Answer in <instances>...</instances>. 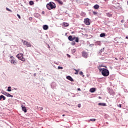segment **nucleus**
<instances>
[{"instance_id":"nucleus-11","label":"nucleus","mask_w":128,"mask_h":128,"mask_svg":"<svg viewBox=\"0 0 128 128\" xmlns=\"http://www.w3.org/2000/svg\"><path fill=\"white\" fill-rule=\"evenodd\" d=\"M42 28H43V30H48V26L46 24L44 25Z\"/></svg>"},{"instance_id":"nucleus-3","label":"nucleus","mask_w":128,"mask_h":128,"mask_svg":"<svg viewBox=\"0 0 128 128\" xmlns=\"http://www.w3.org/2000/svg\"><path fill=\"white\" fill-rule=\"evenodd\" d=\"M24 54H19L16 55V58H18V60H20L22 62H26V59L23 57Z\"/></svg>"},{"instance_id":"nucleus-20","label":"nucleus","mask_w":128,"mask_h":128,"mask_svg":"<svg viewBox=\"0 0 128 128\" xmlns=\"http://www.w3.org/2000/svg\"><path fill=\"white\" fill-rule=\"evenodd\" d=\"M107 16L108 18H112V14H110V12L106 13Z\"/></svg>"},{"instance_id":"nucleus-31","label":"nucleus","mask_w":128,"mask_h":128,"mask_svg":"<svg viewBox=\"0 0 128 128\" xmlns=\"http://www.w3.org/2000/svg\"><path fill=\"white\" fill-rule=\"evenodd\" d=\"M64 26H68V24L64 22Z\"/></svg>"},{"instance_id":"nucleus-22","label":"nucleus","mask_w":128,"mask_h":128,"mask_svg":"<svg viewBox=\"0 0 128 128\" xmlns=\"http://www.w3.org/2000/svg\"><path fill=\"white\" fill-rule=\"evenodd\" d=\"M104 36H106V33H101L100 34V38H104Z\"/></svg>"},{"instance_id":"nucleus-44","label":"nucleus","mask_w":128,"mask_h":128,"mask_svg":"<svg viewBox=\"0 0 128 128\" xmlns=\"http://www.w3.org/2000/svg\"><path fill=\"white\" fill-rule=\"evenodd\" d=\"M42 14H44V11L42 12Z\"/></svg>"},{"instance_id":"nucleus-2","label":"nucleus","mask_w":128,"mask_h":128,"mask_svg":"<svg viewBox=\"0 0 128 128\" xmlns=\"http://www.w3.org/2000/svg\"><path fill=\"white\" fill-rule=\"evenodd\" d=\"M101 72L103 76H110V71H108V69L104 68Z\"/></svg>"},{"instance_id":"nucleus-27","label":"nucleus","mask_w":128,"mask_h":128,"mask_svg":"<svg viewBox=\"0 0 128 128\" xmlns=\"http://www.w3.org/2000/svg\"><path fill=\"white\" fill-rule=\"evenodd\" d=\"M104 48H103L101 49V50H100V52H99L100 54H101V52H104Z\"/></svg>"},{"instance_id":"nucleus-26","label":"nucleus","mask_w":128,"mask_h":128,"mask_svg":"<svg viewBox=\"0 0 128 128\" xmlns=\"http://www.w3.org/2000/svg\"><path fill=\"white\" fill-rule=\"evenodd\" d=\"M34 4V1H30V2H29V4H30V6H32V4Z\"/></svg>"},{"instance_id":"nucleus-23","label":"nucleus","mask_w":128,"mask_h":128,"mask_svg":"<svg viewBox=\"0 0 128 128\" xmlns=\"http://www.w3.org/2000/svg\"><path fill=\"white\" fill-rule=\"evenodd\" d=\"M79 74H80V76H82V78H84V72H80Z\"/></svg>"},{"instance_id":"nucleus-24","label":"nucleus","mask_w":128,"mask_h":128,"mask_svg":"<svg viewBox=\"0 0 128 128\" xmlns=\"http://www.w3.org/2000/svg\"><path fill=\"white\" fill-rule=\"evenodd\" d=\"M75 42H80V40H78V37H75Z\"/></svg>"},{"instance_id":"nucleus-49","label":"nucleus","mask_w":128,"mask_h":128,"mask_svg":"<svg viewBox=\"0 0 128 128\" xmlns=\"http://www.w3.org/2000/svg\"><path fill=\"white\" fill-rule=\"evenodd\" d=\"M126 38L128 39V36H126Z\"/></svg>"},{"instance_id":"nucleus-41","label":"nucleus","mask_w":128,"mask_h":128,"mask_svg":"<svg viewBox=\"0 0 128 128\" xmlns=\"http://www.w3.org/2000/svg\"><path fill=\"white\" fill-rule=\"evenodd\" d=\"M66 56L68 58H70V55L68 54H66Z\"/></svg>"},{"instance_id":"nucleus-28","label":"nucleus","mask_w":128,"mask_h":128,"mask_svg":"<svg viewBox=\"0 0 128 128\" xmlns=\"http://www.w3.org/2000/svg\"><path fill=\"white\" fill-rule=\"evenodd\" d=\"M98 70H99L100 72H102V70H104V68L98 67Z\"/></svg>"},{"instance_id":"nucleus-21","label":"nucleus","mask_w":128,"mask_h":128,"mask_svg":"<svg viewBox=\"0 0 128 128\" xmlns=\"http://www.w3.org/2000/svg\"><path fill=\"white\" fill-rule=\"evenodd\" d=\"M95 46H100V42L98 41L95 42Z\"/></svg>"},{"instance_id":"nucleus-5","label":"nucleus","mask_w":128,"mask_h":128,"mask_svg":"<svg viewBox=\"0 0 128 128\" xmlns=\"http://www.w3.org/2000/svg\"><path fill=\"white\" fill-rule=\"evenodd\" d=\"M82 56L84 58H88V53L86 51H82Z\"/></svg>"},{"instance_id":"nucleus-39","label":"nucleus","mask_w":128,"mask_h":128,"mask_svg":"<svg viewBox=\"0 0 128 128\" xmlns=\"http://www.w3.org/2000/svg\"><path fill=\"white\" fill-rule=\"evenodd\" d=\"M29 20H32V18L30 17L28 18Z\"/></svg>"},{"instance_id":"nucleus-40","label":"nucleus","mask_w":128,"mask_h":128,"mask_svg":"<svg viewBox=\"0 0 128 128\" xmlns=\"http://www.w3.org/2000/svg\"><path fill=\"white\" fill-rule=\"evenodd\" d=\"M17 16L18 18H20V14H17Z\"/></svg>"},{"instance_id":"nucleus-43","label":"nucleus","mask_w":128,"mask_h":128,"mask_svg":"<svg viewBox=\"0 0 128 128\" xmlns=\"http://www.w3.org/2000/svg\"><path fill=\"white\" fill-rule=\"evenodd\" d=\"M44 110V108H40V110Z\"/></svg>"},{"instance_id":"nucleus-32","label":"nucleus","mask_w":128,"mask_h":128,"mask_svg":"<svg viewBox=\"0 0 128 128\" xmlns=\"http://www.w3.org/2000/svg\"><path fill=\"white\" fill-rule=\"evenodd\" d=\"M76 70V72L74 73L75 74H78V71L76 70Z\"/></svg>"},{"instance_id":"nucleus-29","label":"nucleus","mask_w":128,"mask_h":128,"mask_svg":"<svg viewBox=\"0 0 128 128\" xmlns=\"http://www.w3.org/2000/svg\"><path fill=\"white\" fill-rule=\"evenodd\" d=\"M6 10H8V12H12V10H10V9L8 8H6Z\"/></svg>"},{"instance_id":"nucleus-10","label":"nucleus","mask_w":128,"mask_h":128,"mask_svg":"<svg viewBox=\"0 0 128 128\" xmlns=\"http://www.w3.org/2000/svg\"><path fill=\"white\" fill-rule=\"evenodd\" d=\"M109 94H110V96H114L116 94V93L114 92L112 90H110Z\"/></svg>"},{"instance_id":"nucleus-6","label":"nucleus","mask_w":128,"mask_h":128,"mask_svg":"<svg viewBox=\"0 0 128 128\" xmlns=\"http://www.w3.org/2000/svg\"><path fill=\"white\" fill-rule=\"evenodd\" d=\"M84 23L86 26H90V19L88 18H86L84 20Z\"/></svg>"},{"instance_id":"nucleus-46","label":"nucleus","mask_w":128,"mask_h":128,"mask_svg":"<svg viewBox=\"0 0 128 128\" xmlns=\"http://www.w3.org/2000/svg\"><path fill=\"white\" fill-rule=\"evenodd\" d=\"M90 46H94V44H90Z\"/></svg>"},{"instance_id":"nucleus-52","label":"nucleus","mask_w":128,"mask_h":128,"mask_svg":"<svg viewBox=\"0 0 128 128\" xmlns=\"http://www.w3.org/2000/svg\"><path fill=\"white\" fill-rule=\"evenodd\" d=\"M127 4L128 5V1L127 2Z\"/></svg>"},{"instance_id":"nucleus-12","label":"nucleus","mask_w":128,"mask_h":128,"mask_svg":"<svg viewBox=\"0 0 128 128\" xmlns=\"http://www.w3.org/2000/svg\"><path fill=\"white\" fill-rule=\"evenodd\" d=\"M67 80H70V82H74V79L72 76H67L66 77Z\"/></svg>"},{"instance_id":"nucleus-37","label":"nucleus","mask_w":128,"mask_h":128,"mask_svg":"<svg viewBox=\"0 0 128 128\" xmlns=\"http://www.w3.org/2000/svg\"><path fill=\"white\" fill-rule=\"evenodd\" d=\"M8 97H10V98H14V96L10 95V94H9V96H8Z\"/></svg>"},{"instance_id":"nucleus-50","label":"nucleus","mask_w":128,"mask_h":128,"mask_svg":"<svg viewBox=\"0 0 128 128\" xmlns=\"http://www.w3.org/2000/svg\"><path fill=\"white\" fill-rule=\"evenodd\" d=\"M98 98L100 99V98H102L100 96H99Z\"/></svg>"},{"instance_id":"nucleus-25","label":"nucleus","mask_w":128,"mask_h":128,"mask_svg":"<svg viewBox=\"0 0 128 128\" xmlns=\"http://www.w3.org/2000/svg\"><path fill=\"white\" fill-rule=\"evenodd\" d=\"M12 87H10V86H8V90H7V91L8 92H12Z\"/></svg>"},{"instance_id":"nucleus-38","label":"nucleus","mask_w":128,"mask_h":128,"mask_svg":"<svg viewBox=\"0 0 128 128\" xmlns=\"http://www.w3.org/2000/svg\"><path fill=\"white\" fill-rule=\"evenodd\" d=\"M78 108H82V104H78Z\"/></svg>"},{"instance_id":"nucleus-34","label":"nucleus","mask_w":128,"mask_h":128,"mask_svg":"<svg viewBox=\"0 0 128 128\" xmlns=\"http://www.w3.org/2000/svg\"><path fill=\"white\" fill-rule=\"evenodd\" d=\"M64 68L62 66H58V70H62Z\"/></svg>"},{"instance_id":"nucleus-51","label":"nucleus","mask_w":128,"mask_h":128,"mask_svg":"<svg viewBox=\"0 0 128 128\" xmlns=\"http://www.w3.org/2000/svg\"><path fill=\"white\" fill-rule=\"evenodd\" d=\"M62 116H64V114H63V115H62Z\"/></svg>"},{"instance_id":"nucleus-35","label":"nucleus","mask_w":128,"mask_h":128,"mask_svg":"<svg viewBox=\"0 0 128 128\" xmlns=\"http://www.w3.org/2000/svg\"><path fill=\"white\" fill-rule=\"evenodd\" d=\"M72 54H74L76 52V49H73L72 50Z\"/></svg>"},{"instance_id":"nucleus-33","label":"nucleus","mask_w":128,"mask_h":128,"mask_svg":"<svg viewBox=\"0 0 128 128\" xmlns=\"http://www.w3.org/2000/svg\"><path fill=\"white\" fill-rule=\"evenodd\" d=\"M90 122H96V119L92 118L90 120Z\"/></svg>"},{"instance_id":"nucleus-45","label":"nucleus","mask_w":128,"mask_h":128,"mask_svg":"<svg viewBox=\"0 0 128 128\" xmlns=\"http://www.w3.org/2000/svg\"><path fill=\"white\" fill-rule=\"evenodd\" d=\"M124 22V20H121V22H122V23Z\"/></svg>"},{"instance_id":"nucleus-19","label":"nucleus","mask_w":128,"mask_h":128,"mask_svg":"<svg viewBox=\"0 0 128 128\" xmlns=\"http://www.w3.org/2000/svg\"><path fill=\"white\" fill-rule=\"evenodd\" d=\"M56 2H58L59 4H60L61 6H62V4H64V2H62V1L60 0H56Z\"/></svg>"},{"instance_id":"nucleus-53","label":"nucleus","mask_w":128,"mask_h":128,"mask_svg":"<svg viewBox=\"0 0 128 128\" xmlns=\"http://www.w3.org/2000/svg\"><path fill=\"white\" fill-rule=\"evenodd\" d=\"M48 48H50V45H48Z\"/></svg>"},{"instance_id":"nucleus-9","label":"nucleus","mask_w":128,"mask_h":128,"mask_svg":"<svg viewBox=\"0 0 128 128\" xmlns=\"http://www.w3.org/2000/svg\"><path fill=\"white\" fill-rule=\"evenodd\" d=\"M68 40H70V42H72L73 40H76V37L72 38V36H70L68 37Z\"/></svg>"},{"instance_id":"nucleus-47","label":"nucleus","mask_w":128,"mask_h":128,"mask_svg":"<svg viewBox=\"0 0 128 128\" xmlns=\"http://www.w3.org/2000/svg\"><path fill=\"white\" fill-rule=\"evenodd\" d=\"M78 90H80V88H78Z\"/></svg>"},{"instance_id":"nucleus-7","label":"nucleus","mask_w":128,"mask_h":128,"mask_svg":"<svg viewBox=\"0 0 128 128\" xmlns=\"http://www.w3.org/2000/svg\"><path fill=\"white\" fill-rule=\"evenodd\" d=\"M10 59H11V61H10L11 64H16V58H14V56H12L10 57Z\"/></svg>"},{"instance_id":"nucleus-4","label":"nucleus","mask_w":128,"mask_h":128,"mask_svg":"<svg viewBox=\"0 0 128 128\" xmlns=\"http://www.w3.org/2000/svg\"><path fill=\"white\" fill-rule=\"evenodd\" d=\"M22 42L23 43L24 46H28V48H31L32 44H30V42L26 40H22Z\"/></svg>"},{"instance_id":"nucleus-18","label":"nucleus","mask_w":128,"mask_h":128,"mask_svg":"<svg viewBox=\"0 0 128 128\" xmlns=\"http://www.w3.org/2000/svg\"><path fill=\"white\" fill-rule=\"evenodd\" d=\"M98 105L102 106H106V103H98Z\"/></svg>"},{"instance_id":"nucleus-30","label":"nucleus","mask_w":128,"mask_h":128,"mask_svg":"<svg viewBox=\"0 0 128 128\" xmlns=\"http://www.w3.org/2000/svg\"><path fill=\"white\" fill-rule=\"evenodd\" d=\"M71 44H72V46H74V44H76V42H74V41L72 42H71Z\"/></svg>"},{"instance_id":"nucleus-14","label":"nucleus","mask_w":128,"mask_h":128,"mask_svg":"<svg viewBox=\"0 0 128 128\" xmlns=\"http://www.w3.org/2000/svg\"><path fill=\"white\" fill-rule=\"evenodd\" d=\"M2 94H4V96H10V94L8 93V92H4V91H3L2 92Z\"/></svg>"},{"instance_id":"nucleus-15","label":"nucleus","mask_w":128,"mask_h":128,"mask_svg":"<svg viewBox=\"0 0 128 128\" xmlns=\"http://www.w3.org/2000/svg\"><path fill=\"white\" fill-rule=\"evenodd\" d=\"M6 100V96H4V95H0V100Z\"/></svg>"},{"instance_id":"nucleus-13","label":"nucleus","mask_w":128,"mask_h":128,"mask_svg":"<svg viewBox=\"0 0 128 128\" xmlns=\"http://www.w3.org/2000/svg\"><path fill=\"white\" fill-rule=\"evenodd\" d=\"M56 86V82H52V84H51V88H54Z\"/></svg>"},{"instance_id":"nucleus-1","label":"nucleus","mask_w":128,"mask_h":128,"mask_svg":"<svg viewBox=\"0 0 128 128\" xmlns=\"http://www.w3.org/2000/svg\"><path fill=\"white\" fill-rule=\"evenodd\" d=\"M46 8L48 10H54V8H56V4L52 2H50L46 4Z\"/></svg>"},{"instance_id":"nucleus-36","label":"nucleus","mask_w":128,"mask_h":128,"mask_svg":"<svg viewBox=\"0 0 128 128\" xmlns=\"http://www.w3.org/2000/svg\"><path fill=\"white\" fill-rule=\"evenodd\" d=\"M93 14H98V12H93Z\"/></svg>"},{"instance_id":"nucleus-48","label":"nucleus","mask_w":128,"mask_h":128,"mask_svg":"<svg viewBox=\"0 0 128 128\" xmlns=\"http://www.w3.org/2000/svg\"><path fill=\"white\" fill-rule=\"evenodd\" d=\"M36 76V74H34V76Z\"/></svg>"},{"instance_id":"nucleus-16","label":"nucleus","mask_w":128,"mask_h":128,"mask_svg":"<svg viewBox=\"0 0 128 128\" xmlns=\"http://www.w3.org/2000/svg\"><path fill=\"white\" fill-rule=\"evenodd\" d=\"M96 88H91L90 90V92H96Z\"/></svg>"},{"instance_id":"nucleus-42","label":"nucleus","mask_w":128,"mask_h":128,"mask_svg":"<svg viewBox=\"0 0 128 128\" xmlns=\"http://www.w3.org/2000/svg\"><path fill=\"white\" fill-rule=\"evenodd\" d=\"M118 108H122V104H119L118 105Z\"/></svg>"},{"instance_id":"nucleus-17","label":"nucleus","mask_w":128,"mask_h":128,"mask_svg":"<svg viewBox=\"0 0 128 128\" xmlns=\"http://www.w3.org/2000/svg\"><path fill=\"white\" fill-rule=\"evenodd\" d=\"M94 10H98V8H100V6L98 4H95L94 6Z\"/></svg>"},{"instance_id":"nucleus-8","label":"nucleus","mask_w":128,"mask_h":128,"mask_svg":"<svg viewBox=\"0 0 128 128\" xmlns=\"http://www.w3.org/2000/svg\"><path fill=\"white\" fill-rule=\"evenodd\" d=\"M21 107L22 108V110L24 112H26L27 110H26V106H24L23 104H21Z\"/></svg>"}]
</instances>
